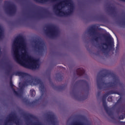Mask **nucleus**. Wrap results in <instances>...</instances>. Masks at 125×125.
Instances as JSON below:
<instances>
[{
  "mask_svg": "<svg viewBox=\"0 0 125 125\" xmlns=\"http://www.w3.org/2000/svg\"><path fill=\"white\" fill-rule=\"evenodd\" d=\"M104 44V45H106L107 46V44L105 43Z\"/></svg>",
  "mask_w": 125,
  "mask_h": 125,
  "instance_id": "obj_16",
  "label": "nucleus"
},
{
  "mask_svg": "<svg viewBox=\"0 0 125 125\" xmlns=\"http://www.w3.org/2000/svg\"><path fill=\"white\" fill-rule=\"evenodd\" d=\"M15 76H19V77H21V78H26V77H30V75H28L27 73H25L21 72H17L14 74Z\"/></svg>",
  "mask_w": 125,
  "mask_h": 125,
  "instance_id": "obj_4",
  "label": "nucleus"
},
{
  "mask_svg": "<svg viewBox=\"0 0 125 125\" xmlns=\"http://www.w3.org/2000/svg\"><path fill=\"white\" fill-rule=\"evenodd\" d=\"M103 103H104V104H105V103H106V101H104Z\"/></svg>",
  "mask_w": 125,
  "mask_h": 125,
  "instance_id": "obj_14",
  "label": "nucleus"
},
{
  "mask_svg": "<svg viewBox=\"0 0 125 125\" xmlns=\"http://www.w3.org/2000/svg\"><path fill=\"white\" fill-rule=\"evenodd\" d=\"M112 97H109L107 99V101L109 102H112Z\"/></svg>",
  "mask_w": 125,
  "mask_h": 125,
  "instance_id": "obj_13",
  "label": "nucleus"
},
{
  "mask_svg": "<svg viewBox=\"0 0 125 125\" xmlns=\"http://www.w3.org/2000/svg\"><path fill=\"white\" fill-rule=\"evenodd\" d=\"M12 51L15 61L24 68L35 70L40 67V60L32 58L26 57L22 51H26V43L21 41L19 43V39L16 38L12 44Z\"/></svg>",
  "mask_w": 125,
  "mask_h": 125,
  "instance_id": "obj_1",
  "label": "nucleus"
},
{
  "mask_svg": "<svg viewBox=\"0 0 125 125\" xmlns=\"http://www.w3.org/2000/svg\"><path fill=\"white\" fill-rule=\"evenodd\" d=\"M74 2L72 0H64L55 5L58 16L70 15L74 11Z\"/></svg>",
  "mask_w": 125,
  "mask_h": 125,
  "instance_id": "obj_2",
  "label": "nucleus"
},
{
  "mask_svg": "<svg viewBox=\"0 0 125 125\" xmlns=\"http://www.w3.org/2000/svg\"><path fill=\"white\" fill-rule=\"evenodd\" d=\"M84 69H83V68H81L78 69V75H79V76H83V75L84 74Z\"/></svg>",
  "mask_w": 125,
  "mask_h": 125,
  "instance_id": "obj_6",
  "label": "nucleus"
},
{
  "mask_svg": "<svg viewBox=\"0 0 125 125\" xmlns=\"http://www.w3.org/2000/svg\"><path fill=\"white\" fill-rule=\"evenodd\" d=\"M125 115H121L119 119V120H124L125 119Z\"/></svg>",
  "mask_w": 125,
  "mask_h": 125,
  "instance_id": "obj_12",
  "label": "nucleus"
},
{
  "mask_svg": "<svg viewBox=\"0 0 125 125\" xmlns=\"http://www.w3.org/2000/svg\"><path fill=\"white\" fill-rule=\"evenodd\" d=\"M73 125H84V124L82 122H76Z\"/></svg>",
  "mask_w": 125,
  "mask_h": 125,
  "instance_id": "obj_11",
  "label": "nucleus"
},
{
  "mask_svg": "<svg viewBox=\"0 0 125 125\" xmlns=\"http://www.w3.org/2000/svg\"><path fill=\"white\" fill-rule=\"evenodd\" d=\"M37 2H40V3H44V2H47V1H50L53 0H35Z\"/></svg>",
  "mask_w": 125,
  "mask_h": 125,
  "instance_id": "obj_9",
  "label": "nucleus"
},
{
  "mask_svg": "<svg viewBox=\"0 0 125 125\" xmlns=\"http://www.w3.org/2000/svg\"><path fill=\"white\" fill-rule=\"evenodd\" d=\"M122 1H125V0H121Z\"/></svg>",
  "mask_w": 125,
  "mask_h": 125,
  "instance_id": "obj_15",
  "label": "nucleus"
},
{
  "mask_svg": "<svg viewBox=\"0 0 125 125\" xmlns=\"http://www.w3.org/2000/svg\"><path fill=\"white\" fill-rule=\"evenodd\" d=\"M10 85L11 86L12 89H13V91L14 94H15V95L18 96V93L13 88V86H14V85H13V83H12V81H10Z\"/></svg>",
  "mask_w": 125,
  "mask_h": 125,
  "instance_id": "obj_7",
  "label": "nucleus"
},
{
  "mask_svg": "<svg viewBox=\"0 0 125 125\" xmlns=\"http://www.w3.org/2000/svg\"><path fill=\"white\" fill-rule=\"evenodd\" d=\"M32 80H30V78H28L26 82H25L22 84L21 82L19 83V87L21 89H23L25 86H27L28 84H30L31 85H37V84H40L39 89L41 91H42V89H44V87L43 86V84L42 82V80L39 79H35V83H33L32 82Z\"/></svg>",
  "mask_w": 125,
  "mask_h": 125,
  "instance_id": "obj_3",
  "label": "nucleus"
},
{
  "mask_svg": "<svg viewBox=\"0 0 125 125\" xmlns=\"http://www.w3.org/2000/svg\"><path fill=\"white\" fill-rule=\"evenodd\" d=\"M30 94L32 97H35V95H36V91L33 89L30 90Z\"/></svg>",
  "mask_w": 125,
  "mask_h": 125,
  "instance_id": "obj_10",
  "label": "nucleus"
},
{
  "mask_svg": "<svg viewBox=\"0 0 125 125\" xmlns=\"http://www.w3.org/2000/svg\"><path fill=\"white\" fill-rule=\"evenodd\" d=\"M4 32L3 29L1 26H0V40H1L3 38Z\"/></svg>",
  "mask_w": 125,
  "mask_h": 125,
  "instance_id": "obj_8",
  "label": "nucleus"
},
{
  "mask_svg": "<svg viewBox=\"0 0 125 125\" xmlns=\"http://www.w3.org/2000/svg\"><path fill=\"white\" fill-rule=\"evenodd\" d=\"M48 29L49 30L50 33L52 34L53 35H56L58 31H57V29L53 26H49L48 27Z\"/></svg>",
  "mask_w": 125,
  "mask_h": 125,
  "instance_id": "obj_5",
  "label": "nucleus"
}]
</instances>
